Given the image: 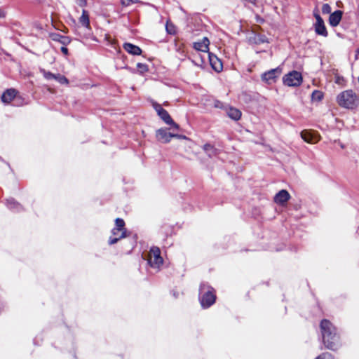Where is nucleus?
<instances>
[{
    "instance_id": "f257e3e1",
    "label": "nucleus",
    "mask_w": 359,
    "mask_h": 359,
    "mask_svg": "<svg viewBox=\"0 0 359 359\" xmlns=\"http://www.w3.org/2000/svg\"><path fill=\"white\" fill-rule=\"evenodd\" d=\"M320 330L323 341L325 346L331 350L337 349L339 345V337L333 325L327 320H323L320 323Z\"/></svg>"
},
{
    "instance_id": "f03ea898",
    "label": "nucleus",
    "mask_w": 359,
    "mask_h": 359,
    "mask_svg": "<svg viewBox=\"0 0 359 359\" xmlns=\"http://www.w3.org/2000/svg\"><path fill=\"white\" fill-rule=\"evenodd\" d=\"M337 101L342 107L353 109L358 104L359 98L352 90H346L337 96Z\"/></svg>"
},
{
    "instance_id": "7ed1b4c3",
    "label": "nucleus",
    "mask_w": 359,
    "mask_h": 359,
    "mask_svg": "<svg viewBox=\"0 0 359 359\" xmlns=\"http://www.w3.org/2000/svg\"><path fill=\"white\" fill-rule=\"evenodd\" d=\"M199 290L200 302L202 307L208 308L215 303L216 296L212 287L206 283H201Z\"/></svg>"
},
{
    "instance_id": "20e7f679",
    "label": "nucleus",
    "mask_w": 359,
    "mask_h": 359,
    "mask_svg": "<svg viewBox=\"0 0 359 359\" xmlns=\"http://www.w3.org/2000/svg\"><path fill=\"white\" fill-rule=\"evenodd\" d=\"M127 231L125 228V222L123 219H115V226L111 230V236L109 238V245H114L122 238L127 237Z\"/></svg>"
},
{
    "instance_id": "39448f33",
    "label": "nucleus",
    "mask_w": 359,
    "mask_h": 359,
    "mask_svg": "<svg viewBox=\"0 0 359 359\" xmlns=\"http://www.w3.org/2000/svg\"><path fill=\"white\" fill-rule=\"evenodd\" d=\"M147 259L148 264L155 272L161 270L163 264V259L161 255V250L158 248H151L148 252Z\"/></svg>"
},
{
    "instance_id": "423d86ee",
    "label": "nucleus",
    "mask_w": 359,
    "mask_h": 359,
    "mask_svg": "<svg viewBox=\"0 0 359 359\" xmlns=\"http://www.w3.org/2000/svg\"><path fill=\"white\" fill-rule=\"evenodd\" d=\"M302 82L301 73L297 71H292L283 77V83L285 86L294 87L299 86Z\"/></svg>"
},
{
    "instance_id": "0eeeda50",
    "label": "nucleus",
    "mask_w": 359,
    "mask_h": 359,
    "mask_svg": "<svg viewBox=\"0 0 359 359\" xmlns=\"http://www.w3.org/2000/svg\"><path fill=\"white\" fill-rule=\"evenodd\" d=\"M172 137L186 139L185 136L170 133L165 128H160L156 131V138L161 142L168 143Z\"/></svg>"
},
{
    "instance_id": "6e6552de",
    "label": "nucleus",
    "mask_w": 359,
    "mask_h": 359,
    "mask_svg": "<svg viewBox=\"0 0 359 359\" xmlns=\"http://www.w3.org/2000/svg\"><path fill=\"white\" fill-rule=\"evenodd\" d=\"M314 17L316 22L314 25L315 32L317 34L326 37L327 36V31L326 29L324 21L318 13H314Z\"/></svg>"
},
{
    "instance_id": "1a4fd4ad",
    "label": "nucleus",
    "mask_w": 359,
    "mask_h": 359,
    "mask_svg": "<svg viewBox=\"0 0 359 359\" xmlns=\"http://www.w3.org/2000/svg\"><path fill=\"white\" fill-rule=\"evenodd\" d=\"M281 70L279 68L272 69L262 75V79L266 83L271 84L276 81V79L280 75Z\"/></svg>"
},
{
    "instance_id": "9d476101",
    "label": "nucleus",
    "mask_w": 359,
    "mask_h": 359,
    "mask_svg": "<svg viewBox=\"0 0 359 359\" xmlns=\"http://www.w3.org/2000/svg\"><path fill=\"white\" fill-rule=\"evenodd\" d=\"M301 137L309 144H316L320 140V137L315 132L304 130L301 132Z\"/></svg>"
},
{
    "instance_id": "9b49d317",
    "label": "nucleus",
    "mask_w": 359,
    "mask_h": 359,
    "mask_svg": "<svg viewBox=\"0 0 359 359\" xmlns=\"http://www.w3.org/2000/svg\"><path fill=\"white\" fill-rule=\"evenodd\" d=\"M290 198V195L288 193V191L285 189H282L276 194V196L274 197V201L277 204L283 205L284 204H285L287 202V201Z\"/></svg>"
},
{
    "instance_id": "f8f14e48",
    "label": "nucleus",
    "mask_w": 359,
    "mask_h": 359,
    "mask_svg": "<svg viewBox=\"0 0 359 359\" xmlns=\"http://www.w3.org/2000/svg\"><path fill=\"white\" fill-rule=\"evenodd\" d=\"M208 57L213 69L219 72L222 69V63L221 60L214 54L208 53Z\"/></svg>"
},
{
    "instance_id": "ddd939ff",
    "label": "nucleus",
    "mask_w": 359,
    "mask_h": 359,
    "mask_svg": "<svg viewBox=\"0 0 359 359\" xmlns=\"http://www.w3.org/2000/svg\"><path fill=\"white\" fill-rule=\"evenodd\" d=\"M166 124L172 126V127L176 130L179 129V125L173 121L171 116L168 114V112L163 109L158 115Z\"/></svg>"
},
{
    "instance_id": "4468645a",
    "label": "nucleus",
    "mask_w": 359,
    "mask_h": 359,
    "mask_svg": "<svg viewBox=\"0 0 359 359\" xmlns=\"http://www.w3.org/2000/svg\"><path fill=\"white\" fill-rule=\"evenodd\" d=\"M17 91L13 88L6 90L1 96V101L4 104H9L16 96Z\"/></svg>"
},
{
    "instance_id": "2eb2a0df",
    "label": "nucleus",
    "mask_w": 359,
    "mask_h": 359,
    "mask_svg": "<svg viewBox=\"0 0 359 359\" xmlns=\"http://www.w3.org/2000/svg\"><path fill=\"white\" fill-rule=\"evenodd\" d=\"M209 40L207 37H204L201 41L195 42L194 43V48L199 51L209 53Z\"/></svg>"
},
{
    "instance_id": "dca6fc26",
    "label": "nucleus",
    "mask_w": 359,
    "mask_h": 359,
    "mask_svg": "<svg viewBox=\"0 0 359 359\" xmlns=\"http://www.w3.org/2000/svg\"><path fill=\"white\" fill-rule=\"evenodd\" d=\"M342 11H336L334 13H331L329 18V23L332 27L337 26L342 18Z\"/></svg>"
},
{
    "instance_id": "f3484780",
    "label": "nucleus",
    "mask_w": 359,
    "mask_h": 359,
    "mask_svg": "<svg viewBox=\"0 0 359 359\" xmlns=\"http://www.w3.org/2000/svg\"><path fill=\"white\" fill-rule=\"evenodd\" d=\"M228 116L233 120L238 121L241 117V112L239 109L230 107L227 111Z\"/></svg>"
},
{
    "instance_id": "a211bd4d",
    "label": "nucleus",
    "mask_w": 359,
    "mask_h": 359,
    "mask_svg": "<svg viewBox=\"0 0 359 359\" xmlns=\"http://www.w3.org/2000/svg\"><path fill=\"white\" fill-rule=\"evenodd\" d=\"M203 150L210 157L215 156L219 154L218 149L210 144H205L203 146Z\"/></svg>"
},
{
    "instance_id": "6ab92c4d",
    "label": "nucleus",
    "mask_w": 359,
    "mask_h": 359,
    "mask_svg": "<svg viewBox=\"0 0 359 359\" xmlns=\"http://www.w3.org/2000/svg\"><path fill=\"white\" fill-rule=\"evenodd\" d=\"M79 22L86 28L90 29L89 15L86 10H83L82 15L79 18Z\"/></svg>"
},
{
    "instance_id": "aec40b11",
    "label": "nucleus",
    "mask_w": 359,
    "mask_h": 359,
    "mask_svg": "<svg viewBox=\"0 0 359 359\" xmlns=\"http://www.w3.org/2000/svg\"><path fill=\"white\" fill-rule=\"evenodd\" d=\"M6 205L13 211H19L21 209V205L13 198L6 200Z\"/></svg>"
},
{
    "instance_id": "412c9836",
    "label": "nucleus",
    "mask_w": 359,
    "mask_h": 359,
    "mask_svg": "<svg viewBox=\"0 0 359 359\" xmlns=\"http://www.w3.org/2000/svg\"><path fill=\"white\" fill-rule=\"evenodd\" d=\"M165 29L169 34H175L176 33L175 26L169 21H167L166 22Z\"/></svg>"
},
{
    "instance_id": "4be33fe9",
    "label": "nucleus",
    "mask_w": 359,
    "mask_h": 359,
    "mask_svg": "<svg viewBox=\"0 0 359 359\" xmlns=\"http://www.w3.org/2000/svg\"><path fill=\"white\" fill-rule=\"evenodd\" d=\"M323 97V92L320 90H314L311 95V99L313 101H320Z\"/></svg>"
},
{
    "instance_id": "5701e85b",
    "label": "nucleus",
    "mask_w": 359,
    "mask_h": 359,
    "mask_svg": "<svg viewBox=\"0 0 359 359\" xmlns=\"http://www.w3.org/2000/svg\"><path fill=\"white\" fill-rule=\"evenodd\" d=\"M123 48L128 53L135 55V45L130 43H125Z\"/></svg>"
},
{
    "instance_id": "b1692460",
    "label": "nucleus",
    "mask_w": 359,
    "mask_h": 359,
    "mask_svg": "<svg viewBox=\"0 0 359 359\" xmlns=\"http://www.w3.org/2000/svg\"><path fill=\"white\" fill-rule=\"evenodd\" d=\"M136 67L137 68V72L140 74H143L144 72H147L148 71V67L147 65L143 63H137L136 65Z\"/></svg>"
},
{
    "instance_id": "393cba45",
    "label": "nucleus",
    "mask_w": 359,
    "mask_h": 359,
    "mask_svg": "<svg viewBox=\"0 0 359 359\" xmlns=\"http://www.w3.org/2000/svg\"><path fill=\"white\" fill-rule=\"evenodd\" d=\"M55 80L57 81L61 84H68L69 83L68 79L65 76L60 75V74H56Z\"/></svg>"
},
{
    "instance_id": "a878e982",
    "label": "nucleus",
    "mask_w": 359,
    "mask_h": 359,
    "mask_svg": "<svg viewBox=\"0 0 359 359\" xmlns=\"http://www.w3.org/2000/svg\"><path fill=\"white\" fill-rule=\"evenodd\" d=\"M41 72L43 73V76L47 80H50V79H55L56 74H53V73H51L50 72H46L45 70H42Z\"/></svg>"
},
{
    "instance_id": "bb28decb",
    "label": "nucleus",
    "mask_w": 359,
    "mask_h": 359,
    "mask_svg": "<svg viewBox=\"0 0 359 359\" xmlns=\"http://www.w3.org/2000/svg\"><path fill=\"white\" fill-rule=\"evenodd\" d=\"M152 106L158 115L164 109L160 104L156 102H153Z\"/></svg>"
},
{
    "instance_id": "cd10ccee",
    "label": "nucleus",
    "mask_w": 359,
    "mask_h": 359,
    "mask_svg": "<svg viewBox=\"0 0 359 359\" xmlns=\"http://www.w3.org/2000/svg\"><path fill=\"white\" fill-rule=\"evenodd\" d=\"M331 6L328 4H325L322 6V12L324 14H328L331 13Z\"/></svg>"
},
{
    "instance_id": "c85d7f7f",
    "label": "nucleus",
    "mask_w": 359,
    "mask_h": 359,
    "mask_svg": "<svg viewBox=\"0 0 359 359\" xmlns=\"http://www.w3.org/2000/svg\"><path fill=\"white\" fill-rule=\"evenodd\" d=\"M316 359H334L332 354L329 353H324L317 357Z\"/></svg>"
},
{
    "instance_id": "c756f323",
    "label": "nucleus",
    "mask_w": 359,
    "mask_h": 359,
    "mask_svg": "<svg viewBox=\"0 0 359 359\" xmlns=\"http://www.w3.org/2000/svg\"><path fill=\"white\" fill-rule=\"evenodd\" d=\"M60 39L59 40V41H60L63 44H67L69 42V39L66 36H60Z\"/></svg>"
},
{
    "instance_id": "7c9ffc66",
    "label": "nucleus",
    "mask_w": 359,
    "mask_h": 359,
    "mask_svg": "<svg viewBox=\"0 0 359 359\" xmlns=\"http://www.w3.org/2000/svg\"><path fill=\"white\" fill-rule=\"evenodd\" d=\"M133 2V0H121V3L123 6H129L130 4Z\"/></svg>"
},
{
    "instance_id": "2f4dec72",
    "label": "nucleus",
    "mask_w": 359,
    "mask_h": 359,
    "mask_svg": "<svg viewBox=\"0 0 359 359\" xmlns=\"http://www.w3.org/2000/svg\"><path fill=\"white\" fill-rule=\"evenodd\" d=\"M78 4L81 6V7H83L86 6V0H78Z\"/></svg>"
},
{
    "instance_id": "473e14b6",
    "label": "nucleus",
    "mask_w": 359,
    "mask_h": 359,
    "mask_svg": "<svg viewBox=\"0 0 359 359\" xmlns=\"http://www.w3.org/2000/svg\"><path fill=\"white\" fill-rule=\"evenodd\" d=\"M61 51L64 55H67L68 54V49L65 46H62L61 48Z\"/></svg>"
},
{
    "instance_id": "72a5a7b5",
    "label": "nucleus",
    "mask_w": 359,
    "mask_h": 359,
    "mask_svg": "<svg viewBox=\"0 0 359 359\" xmlns=\"http://www.w3.org/2000/svg\"><path fill=\"white\" fill-rule=\"evenodd\" d=\"M141 53H142L141 48L136 46V55H140Z\"/></svg>"
},
{
    "instance_id": "f704fd0d",
    "label": "nucleus",
    "mask_w": 359,
    "mask_h": 359,
    "mask_svg": "<svg viewBox=\"0 0 359 359\" xmlns=\"http://www.w3.org/2000/svg\"><path fill=\"white\" fill-rule=\"evenodd\" d=\"M5 15V12L3 10L0 9V18H4Z\"/></svg>"
},
{
    "instance_id": "c9c22d12",
    "label": "nucleus",
    "mask_w": 359,
    "mask_h": 359,
    "mask_svg": "<svg viewBox=\"0 0 359 359\" xmlns=\"http://www.w3.org/2000/svg\"><path fill=\"white\" fill-rule=\"evenodd\" d=\"M215 107H220V102H218V101L215 102Z\"/></svg>"
},
{
    "instance_id": "e433bc0d",
    "label": "nucleus",
    "mask_w": 359,
    "mask_h": 359,
    "mask_svg": "<svg viewBox=\"0 0 359 359\" xmlns=\"http://www.w3.org/2000/svg\"><path fill=\"white\" fill-rule=\"evenodd\" d=\"M60 36H57L56 37L53 38L54 40L59 41L60 39Z\"/></svg>"
}]
</instances>
